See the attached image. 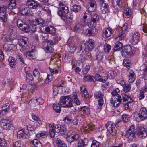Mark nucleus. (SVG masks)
<instances>
[{"instance_id": "nucleus-51", "label": "nucleus", "mask_w": 147, "mask_h": 147, "mask_svg": "<svg viewBox=\"0 0 147 147\" xmlns=\"http://www.w3.org/2000/svg\"><path fill=\"white\" fill-rule=\"evenodd\" d=\"M63 121L66 123H70L72 121V118L70 116L67 115L64 118Z\"/></svg>"}, {"instance_id": "nucleus-44", "label": "nucleus", "mask_w": 147, "mask_h": 147, "mask_svg": "<svg viewBox=\"0 0 147 147\" xmlns=\"http://www.w3.org/2000/svg\"><path fill=\"white\" fill-rule=\"evenodd\" d=\"M1 40L4 42L9 41L11 38L10 36L8 35L4 34H3L1 37Z\"/></svg>"}, {"instance_id": "nucleus-28", "label": "nucleus", "mask_w": 147, "mask_h": 147, "mask_svg": "<svg viewBox=\"0 0 147 147\" xmlns=\"http://www.w3.org/2000/svg\"><path fill=\"white\" fill-rule=\"evenodd\" d=\"M123 102L125 103H130L133 101L131 98L126 94H124L122 95Z\"/></svg>"}, {"instance_id": "nucleus-9", "label": "nucleus", "mask_w": 147, "mask_h": 147, "mask_svg": "<svg viewBox=\"0 0 147 147\" xmlns=\"http://www.w3.org/2000/svg\"><path fill=\"white\" fill-rule=\"evenodd\" d=\"M136 134L139 138L144 139L147 136V130L142 126H139Z\"/></svg>"}, {"instance_id": "nucleus-22", "label": "nucleus", "mask_w": 147, "mask_h": 147, "mask_svg": "<svg viewBox=\"0 0 147 147\" xmlns=\"http://www.w3.org/2000/svg\"><path fill=\"white\" fill-rule=\"evenodd\" d=\"M60 9L59 10L57 13L59 16H63V14L67 13L69 12V9L67 7L65 6L64 7H60Z\"/></svg>"}, {"instance_id": "nucleus-62", "label": "nucleus", "mask_w": 147, "mask_h": 147, "mask_svg": "<svg viewBox=\"0 0 147 147\" xmlns=\"http://www.w3.org/2000/svg\"><path fill=\"white\" fill-rule=\"evenodd\" d=\"M61 127L60 125L58 124H56L54 127V131L55 133V132L58 133L61 130Z\"/></svg>"}, {"instance_id": "nucleus-24", "label": "nucleus", "mask_w": 147, "mask_h": 147, "mask_svg": "<svg viewBox=\"0 0 147 147\" xmlns=\"http://www.w3.org/2000/svg\"><path fill=\"white\" fill-rule=\"evenodd\" d=\"M80 90L84 95V97L87 100L90 99L87 90L84 86H82L80 87Z\"/></svg>"}, {"instance_id": "nucleus-52", "label": "nucleus", "mask_w": 147, "mask_h": 147, "mask_svg": "<svg viewBox=\"0 0 147 147\" xmlns=\"http://www.w3.org/2000/svg\"><path fill=\"white\" fill-rule=\"evenodd\" d=\"M116 75V73L114 71H110L108 73L107 76L110 79H111L114 78Z\"/></svg>"}, {"instance_id": "nucleus-25", "label": "nucleus", "mask_w": 147, "mask_h": 147, "mask_svg": "<svg viewBox=\"0 0 147 147\" xmlns=\"http://www.w3.org/2000/svg\"><path fill=\"white\" fill-rule=\"evenodd\" d=\"M96 29L94 28L89 29H87L85 31L86 34L89 36H94L96 34Z\"/></svg>"}, {"instance_id": "nucleus-17", "label": "nucleus", "mask_w": 147, "mask_h": 147, "mask_svg": "<svg viewBox=\"0 0 147 147\" xmlns=\"http://www.w3.org/2000/svg\"><path fill=\"white\" fill-rule=\"evenodd\" d=\"M104 2H100V10L103 14H106L109 12L108 3H104Z\"/></svg>"}, {"instance_id": "nucleus-49", "label": "nucleus", "mask_w": 147, "mask_h": 147, "mask_svg": "<svg viewBox=\"0 0 147 147\" xmlns=\"http://www.w3.org/2000/svg\"><path fill=\"white\" fill-rule=\"evenodd\" d=\"M8 62L11 67H13L15 66L16 61L14 58L12 57H9L8 59Z\"/></svg>"}, {"instance_id": "nucleus-35", "label": "nucleus", "mask_w": 147, "mask_h": 147, "mask_svg": "<svg viewBox=\"0 0 147 147\" xmlns=\"http://www.w3.org/2000/svg\"><path fill=\"white\" fill-rule=\"evenodd\" d=\"M61 104L59 103H54L53 106V109L54 111L57 113H59L61 112V108L60 107Z\"/></svg>"}, {"instance_id": "nucleus-12", "label": "nucleus", "mask_w": 147, "mask_h": 147, "mask_svg": "<svg viewBox=\"0 0 147 147\" xmlns=\"http://www.w3.org/2000/svg\"><path fill=\"white\" fill-rule=\"evenodd\" d=\"M127 75L128 79V82L131 83L134 82L136 76L134 71L131 69H128L127 70Z\"/></svg>"}, {"instance_id": "nucleus-16", "label": "nucleus", "mask_w": 147, "mask_h": 147, "mask_svg": "<svg viewBox=\"0 0 147 147\" xmlns=\"http://www.w3.org/2000/svg\"><path fill=\"white\" fill-rule=\"evenodd\" d=\"M39 3L36 1L34 0H28L27 6L30 9H35L38 7Z\"/></svg>"}, {"instance_id": "nucleus-20", "label": "nucleus", "mask_w": 147, "mask_h": 147, "mask_svg": "<svg viewBox=\"0 0 147 147\" xmlns=\"http://www.w3.org/2000/svg\"><path fill=\"white\" fill-rule=\"evenodd\" d=\"M87 24V22L85 20H83L82 21L77 22L74 27V29L75 31L80 29L81 28L84 27Z\"/></svg>"}, {"instance_id": "nucleus-37", "label": "nucleus", "mask_w": 147, "mask_h": 147, "mask_svg": "<svg viewBox=\"0 0 147 147\" xmlns=\"http://www.w3.org/2000/svg\"><path fill=\"white\" fill-rule=\"evenodd\" d=\"M16 6L15 0H9V4L8 8L10 9H15Z\"/></svg>"}, {"instance_id": "nucleus-40", "label": "nucleus", "mask_w": 147, "mask_h": 147, "mask_svg": "<svg viewBox=\"0 0 147 147\" xmlns=\"http://www.w3.org/2000/svg\"><path fill=\"white\" fill-rule=\"evenodd\" d=\"M34 50L31 49L26 53V57L30 59H32L34 55Z\"/></svg>"}, {"instance_id": "nucleus-10", "label": "nucleus", "mask_w": 147, "mask_h": 147, "mask_svg": "<svg viewBox=\"0 0 147 147\" xmlns=\"http://www.w3.org/2000/svg\"><path fill=\"white\" fill-rule=\"evenodd\" d=\"M79 137V135L75 132H70L67 134V136L66 137V140L67 142L71 143L78 140Z\"/></svg>"}, {"instance_id": "nucleus-8", "label": "nucleus", "mask_w": 147, "mask_h": 147, "mask_svg": "<svg viewBox=\"0 0 147 147\" xmlns=\"http://www.w3.org/2000/svg\"><path fill=\"white\" fill-rule=\"evenodd\" d=\"M134 128L135 127L133 125L131 126L125 134L126 137L130 141H132L135 139V132H134Z\"/></svg>"}, {"instance_id": "nucleus-53", "label": "nucleus", "mask_w": 147, "mask_h": 147, "mask_svg": "<svg viewBox=\"0 0 147 147\" xmlns=\"http://www.w3.org/2000/svg\"><path fill=\"white\" fill-rule=\"evenodd\" d=\"M81 111L83 112L84 113L88 115L90 113V110L88 107L84 106L82 108Z\"/></svg>"}, {"instance_id": "nucleus-60", "label": "nucleus", "mask_w": 147, "mask_h": 147, "mask_svg": "<svg viewBox=\"0 0 147 147\" xmlns=\"http://www.w3.org/2000/svg\"><path fill=\"white\" fill-rule=\"evenodd\" d=\"M50 36V35H49L45 34H44L41 35L42 39V40H47V41H48V42H47V45L49 44H48V43L49 42V39H51Z\"/></svg>"}, {"instance_id": "nucleus-38", "label": "nucleus", "mask_w": 147, "mask_h": 147, "mask_svg": "<svg viewBox=\"0 0 147 147\" xmlns=\"http://www.w3.org/2000/svg\"><path fill=\"white\" fill-rule=\"evenodd\" d=\"M103 56V53L100 51H98L97 52L96 54V58L98 60V61L99 63L101 62Z\"/></svg>"}, {"instance_id": "nucleus-43", "label": "nucleus", "mask_w": 147, "mask_h": 147, "mask_svg": "<svg viewBox=\"0 0 147 147\" xmlns=\"http://www.w3.org/2000/svg\"><path fill=\"white\" fill-rule=\"evenodd\" d=\"M49 127L50 128V134L52 137H54L55 134L54 131V125L53 123H51L49 125Z\"/></svg>"}, {"instance_id": "nucleus-3", "label": "nucleus", "mask_w": 147, "mask_h": 147, "mask_svg": "<svg viewBox=\"0 0 147 147\" xmlns=\"http://www.w3.org/2000/svg\"><path fill=\"white\" fill-rule=\"evenodd\" d=\"M95 47V44L94 40L89 39L88 42L82 43L80 47L79 52H83V50L85 51L86 49H88V51H90L94 49Z\"/></svg>"}, {"instance_id": "nucleus-61", "label": "nucleus", "mask_w": 147, "mask_h": 147, "mask_svg": "<svg viewBox=\"0 0 147 147\" xmlns=\"http://www.w3.org/2000/svg\"><path fill=\"white\" fill-rule=\"evenodd\" d=\"M84 80L85 81H88L91 82L94 81L93 76H92L90 75H87L84 77Z\"/></svg>"}, {"instance_id": "nucleus-5", "label": "nucleus", "mask_w": 147, "mask_h": 147, "mask_svg": "<svg viewBox=\"0 0 147 147\" xmlns=\"http://www.w3.org/2000/svg\"><path fill=\"white\" fill-rule=\"evenodd\" d=\"M147 119V109L144 107H142L137 113V115L135 117V120L136 121L139 122L145 120Z\"/></svg>"}, {"instance_id": "nucleus-45", "label": "nucleus", "mask_w": 147, "mask_h": 147, "mask_svg": "<svg viewBox=\"0 0 147 147\" xmlns=\"http://www.w3.org/2000/svg\"><path fill=\"white\" fill-rule=\"evenodd\" d=\"M72 95V98L74 100V103L77 105H79L80 102L77 97V95L76 93H74Z\"/></svg>"}, {"instance_id": "nucleus-59", "label": "nucleus", "mask_w": 147, "mask_h": 147, "mask_svg": "<svg viewBox=\"0 0 147 147\" xmlns=\"http://www.w3.org/2000/svg\"><path fill=\"white\" fill-rule=\"evenodd\" d=\"M53 76L52 74H51V75L48 74L47 78L45 80V84H47L51 81L53 79Z\"/></svg>"}, {"instance_id": "nucleus-2", "label": "nucleus", "mask_w": 147, "mask_h": 147, "mask_svg": "<svg viewBox=\"0 0 147 147\" xmlns=\"http://www.w3.org/2000/svg\"><path fill=\"white\" fill-rule=\"evenodd\" d=\"M119 123V122H117L116 124H114L112 122L110 121L108 122L106 125L108 131L113 136H117V127H118V123Z\"/></svg>"}, {"instance_id": "nucleus-15", "label": "nucleus", "mask_w": 147, "mask_h": 147, "mask_svg": "<svg viewBox=\"0 0 147 147\" xmlns=\"http://www.w3.org/2000/svg\"><path fill=\"white\" fill-rule=\"evenodd\" d=\"M122 100L121 96L120 97L112 96L111 102L115 107H118L121 102Z\"/></svg>"}, {"instance_id": "nucleus-11", "label": "nucleus", "mask_w": 147, "mask_h": 147, "mask_svg": "<svg viewBox=\"0 0 147 147\" xmlns=\"http://www.w3.org/2000/svg\"><path fill=\"white\" fill-rule=\"evenodd\" d=\"M94 96L97 100L98 104L100 106H102L104 103V94L100 91L95 92L94 94Z\"/></svg>"}, {"instance_id": "nucleus-42", "label": "nucleus", "mask_w": 147, "mask_h": 147, "mask_svg": "<svg viewBox=\"0 0 147 147\" xmlns=\"http://www.w3.org/2000/svg\"><path fill=\"white\" fill-rule=\"evenodd\" d=\"M45 31L47 33L50 34V35L54 34L55 32V28L53 27H51L50 28L47 27L45 28Z\"/></svg>"}, {"instance_id": "nucleus-34", "label": "nucleus", "mask_w": 147, "mask_h": 147, "mask_svg": "<svg viewBox=\"0 0 147 147\" xmlns=\"http://www.w3.org/2000/svg\"><path fill=\"white\" fill-rule=\"evenodd\" d=\"M80 50L78 51V53H79L80 54V56L79 58L78 59L79 61L81 63H83L85 60L86 59V57L85 55L84 54H82L84 53V51L83 50V52H79Z\"/></svg>"}, {"instance_id": "nucleus-26", "label": "nucleus", "mask_w": 147, "mask_h": 147, "mask_svg": "<svg viewBox=\"0 0 147 147\" xmlns=\"http://www.w3.org/2000/svg\"><path fill=\"white\" fill-rule=\"evenodd\" d=\"M21 13L23 15L28 16H33L34 14L32 12L28 10L27 8H24L22 9L21 11Z\"/></svg>"}, {"instance_id": "nucleus-41", "label": "nucleus", "mask_w": 147, "mask_h": 147, "mask_svg": "<svg viewBox=\"0 0 147 147\" xmlns=\"http://www.w3.org/2000/svg\"><path fill=\"white\" fill-rule=\"evenodd\" d=\"M24 131L23 129H21L18 131L17 133V138L20 139L21 138H25L26 137L25 136Z\"/></svg>"}, {"instance_id": "nucleus-18", "label": "nucleus", "mask_w": 147, "mask_h": 147, "mask_svg": "<svg viewBox=\"0 0 147 147\" xmlns=\"http://www.w3.org/2000/svg\"><path fill=\"white\" fill-rule=\"evenodd\" d=\"M88 9L90 11L94 12L95 9L96 2L94 0H87Z\"/></svg>"}, {"instance_id": "nucleus-32", "label": "nucleus", "mask_w": 147, "mask_h": 147, "mask_svg": "<svg viewBox=\"0 0 147 147\" xmlns=\"http://www.w3.org/2000/svg\"><path fill=\"white\" fill-rule=\"evenodd\" d=\"M56 143L57 147H67L64 142L61 141L59 138L57 139Z\"/></svg>"}, {"instance_id": "nucleus-31", "label": "nucleus", "mask_w": 147, "mask_h": 147, "mask_svg": "<svg viewBox=\"0 0 147 147\" xmlns=\"http://www.w3.org/2000/svg\"><path fill=\"white\" fill-rule=\"evenodd\" d=\"M15 29L13 27H9L8 28V34L11 36V38H14L16 35Z\"/></svg>"}, {"instance_id": "nucleus-57", "label": "nucleus", "mask_w": 147, "mask_h": 147, "mask_svg": "<svg viewBox=\"0 0 147 147\" xmlns=\"http://www.w3.org/2000/svg\"><path fill=\"white\" fill-rule=\"evenodd\" d=\"M47 134L45 131H42L41 133H38L36 135L37 138H40L44 137L47 136Z\"/></svg>"}, {"instance_id": "nucleus-58", "label": "nucleus", "mask_w": 147, "mask_h": 147, "mask_svg": "<svg viewBox=\"0 0 147 147\" xmlns=\"http://www.w3.org/2000/svg\"><path fill=\"white\" fill-rule=\"evenodd\" d=\"M41 8L43 11L47 13L49 15L51 14L50 10L46 5H43L41 6Z\"/></svg>"}, {"instance_id": "nucleus-63", "label": "nucleus", "mask_w": 147, "mask_h": 147, "mask_svg": "<svg viewBox=\"0 0 147 147\" xmlns=\"http://www.w3.org/2000/svg\"><path fill=\"white\" fill-rule=\"evenodd\" d=\"M90 66L89 65H86L84 68L82 70V72L83 74H87L88 71Z\"/></svg>"}, {"instance_id": "nucleus-55", "label": "nucleus", "mask_w": 147, "mask_h": 147, "mask_svg": "<svg viewBox=\"0 0 147 147\" xmlns=\"http://www.w3.org/2000/svg\"><path fill=\"white\" fill-rule=\"evenodd\" d=\"M111 46L107 44H105L104 45V51L106 53H109L111 49Z\"/></svg>"}, {"instance_id": "nucleus-47", "label": "nucleus", "mask_w": 147, "mask_h": 147, "mask_svg": "<svg viewBox=\"0 0 147 147\" xmlns=\"http://www.w3.org/2000/svg\"><path fill=\"white\" fill-rule=\"evenodd\" d=\"M123 44L121 42L119 41H117L115 43L114 50L115 51L118 50L123 47Z\"/></svg>"}, {"instance_id": "nucleus-64", "label": "nucleus", "mask_w": 147, "mask_h": 147, "mask_svg": "<svg viewBox=\"0 0 147 147\" xmlns=\"http://www.w3.org/2000/svg\"><path fill=\"white\" fill-rule=\"evenodd\" d=\"M35 24L38 25L41 24L42 25L44 24V21L43 19L41 18H37L35 19Z\"/></svg>"}, {"instance_id": "nucleus-29", "label": "nucleus", "mask_w": 147, "mask_h": 147, "mask_svg": "<svg viewBox=\"0 0 147 147\" xmlns=\"http://www.w3.org/2000/svg\"><path fill=\"white\" fill-rule=\"evenodd\" d=\"M28 38L25 36H23L22 38L20 39L18 42L19 45L20 46L22 47L25 46L27 45V41Z\"/></svg>"}, {"instance_id": "nucleus-14", "label": "nucleus", "mask_w": 147, "mask_h": 147, "mask_svg": "<svg viewBox=\"0 0 147 147\" xmlns=\"http://www.w3.org/2000/svg\"><path fill=\"white\" fill-rule=\"evenodd\" d=\"M140 34L138 32L134 33L132 36V38L131 40V42L133 45L137 44L140 40Z\"/></svg>"}, {"instance_id": "nucleus-56", "label": "nucleus", "mask_w": 147, "mask_h": 147, "mask_svg": "<svg viewBox=\"0 0 147 147\" xmlns=\"http://www.w3.org/2000/svg\"><path fill=\"white\" fill-rule=\"evenodd\" d=\"M80 6L76 5H74L72 8V11L75 12H77L80 11Z\"/></svg>"}, {"instance_id": "nucleus-50", "label": "nucleus", "mask_w": 147, "mask_h": 147, "mask_svg": "<svg viewBox=\"0 0 147 147\" xmlns=\"http://www.w3.org/2000/svg\"><path fill=\"white\" fill-rule=\"evenodd\" d=\"M49 69L51 73L54 74L60 73L61 72V69L59 67L54 69L50 68Z\"/></svg>"}, {"instance_id": "nucleus-48", "label": "nucleus", "mask_w": 147, "mask_h": 147, "mask_svg": "<svg viewBox=\"0 0 147 147\" xmlns=\"http://www.w3.org/2000/svg\"><path fill=\"white\" fill-rule=\"evenodd\" d=\"M123 64L124 66L127 68L130 67L131 64V61L127 59L123 60Z\"/></svg>"}, {"instance_id": "nucleus-33", "label": "nucleus", "mask_w": 147, "mask_h": 147, "mask_svg": "<svg viewBox=\"0 0 147 147\" xmlns=\"http://www.w3.org/2000/svg\"><path fill=\"white\" fill-rule=\"evenodd\" d=\"M31 143L33 144L34 147H42V144L38 140L34 139L31 141Z\"/></svg>"}, {"instance_id": "nucleus-46", "label": "nucleus", "mask_w": 147, "mask_h": 147, "mask_svg": "<svg viewBox=\"0 0 147 147\" xmlns=\"http://www.w3.org/2000/svg\"><path fill=\"white\" fill-rule=\"evenodd\" d=\"M7 15L5 13H0V19L1 21L6 22L7 20Z\"/></svg>"}, {"instance_id": "nucleus-6", "label": "nucleus", "mask_w": 147, "mask_h": 147, "mask_svg": "<svg viewBox=\"0 0 147 147\" xmlns=\"http://www.w3.org/2000/svg\"><path fill=\"white\" fill-rule=\"evenodd\" d=\"M0 125L3 129L9 130L12 126L10 121L7 119H2L0 121Z\"/></svg>"}, {"instance_id": "nucleus-7", "label": "nucleus", "mask_w": 147, "mask_h": 147, "mask_svg": "<svg viewBox=\"0 0 147 147\" xmlns=\"http://www.w3.org/2000/svg\"><path fill=\"white\" fill-rule=\"evenodd\" d=\"M132 48L133 47H131L130 45L124 46L122 49L123 54L125 55L128 58L130 57L133 55Z\"/></svg>"}, {"instance_id": "nucleus-4", "label": "nucleus", "mask_w": 147, "mask_h": 147, "mask_svg": "<svg viewBox=\"0 0 147 147\" xmlns=\"http://www.w3.org/2000/svg\"><path fill=\"white\" fill-rule=\"evenodd\" d=\"M61 105H63V107L67 108H71L73 106V100L69 96H62L60 100Z\"/></svg>"}, {"instance_id": "nucleus-39", "label": "nucleus", "mask_w": 147, "mask_h": 147, "mask_svg": "<svg viewBox=\"0 0 147 147\" xmlns=\"http://www.w3.org/2000/svg\"><path fill=\"white\" fill-rule=\"evenodd\" d=\"M14 46L12 44L5 43L3 46V48L5 51H11L13 50V47Z\"/></svg>"}, {"instance_id": "nucleus-30", "label": "nucleus", "mask_w": 147, "mask_h": 147, "mask_svg": "<svg viewBox=\"0 0 147 147\" xmlns=\"http://www.w3.org/2000/svg\"><path fill=\"white\" fill-rule=\"evenodd\" d=\"M130 9L128 8H125L123 12V18H128L130 17L131 12Z\"/></svg>"}, {"instance_id": "nucleus-27", "label": "nucleus", "mask_w": 147, "mask_h": 147, "mask_svg": "<svg viewBox=\"0 0 147 147\" xmlns=\"http://www.w3.org/2000/svg\"><path fill=\"white\" fill-rule=\"evenodd\" d=\"M95 127L94 125L92 123H90L89 124H84L83 126V129L85 131L88 132L90 130L94 129Z\"/></svg>"}, {"instance_id": "nucleus-21", "label": "nucleus", "mask_w": 147, "mask_h": 147, "mask_svg": "<svg viewBox=\"0 0 147 147\" xmlns=\"http://www.w3.org/2000/svg\"><path fill=\"white\" fill-rule=\"evenodd\" d=\"M88 139L85 138L84 139L79 140L78 142V146L77 147H85L88 145Z\"/></svg>"}, {"instance_id": "nucleus-13", "label": "nucleus", "mask_w": 147, "mask_h": 147, "mask_svg": "<svg viewBox=\"0 0 147 147\" xmlns=\"http://www.w3.org/2000/svg\"><path fill=\"white\" fill-rule=\"evenodd\" d=\"M54 34L50 35L51 39H49L50 41L48 43V44H49L50 45H53L54 44H55L60 40L61 39V37L59 35Z\"/></svg>"}, {"instance_id": "nucleus-54", "label": "nucleus", "mask_w": 147, "mask_h": 147, "mask_svg": "<svg viewBox=\"0 0 147 147\" xmlns=\"http://www.w3.org/2000/svg\"><path fill=\"white\" fill-rule=\"evenodd\" d=\"M123 90L125 93H127L129 91L131 88V86L130 84H127L123 86Z\"/></svg>"}, {"instance_id": "nucleus-23", "label": "nucleus", "mask_w": 147, "mask_h": 147, "mask_svg": "<svg viewBox=\"0 0 147 147\" xmlns=\"http://www.w3.org/2000/svg\"><path fill=\"white\" fill-rule=\"evenodd\" d=\"M91 20L94 24V27L96 25L97 22H98L99 19V16L95 13H91Z\"/></svg>"}, {"instance_id": "nucleus-1", "label": "nucleus", "mask_w": 147, "mask_h": 147, "mask_svg": "<svg viewBox=\"0 0 147 147\" xmlns=\"http://www.w3.org/2000/svg\"><path fill=\"white\" fill-rule=\"evenodd\" d=\"M16 24L18 28L22 31L29 32L31 30L30 26V20L29 19L24 22L19 19L17 20Z\"/></svg>"}, {"instance_id": "nucleus-19", "label": "nucleus", "mask_w": 147, "mask_h": 147, "mask_svg": "<svg viewBox=\"0 0 147 147\" xmlns=\"http://www.w3.org/2000/svg\"><path fill=\"white\" fill-rule=\"evenodd\" d=\"M44 103V101L41 98H39L36 99L32 100L29 102V103L31 105V106L32 107H34L36 105H42Z\"/></svg>"}, {"instance_id": "nucleus-36", "label": "nucleus", "mask_w": 147, "mask_h": 147, "mask_svg": "<svg viewBox=\"0 0 147 147\" xmlns=\"http://www.w3.org/2000/svg\"><path fill=\"white\" fill-rule=\"evenodd\" d=\"M111 29L110 28H108L103 32V36L105 38L108 37L111 35Z\"/></svg>"}]
</instances>
